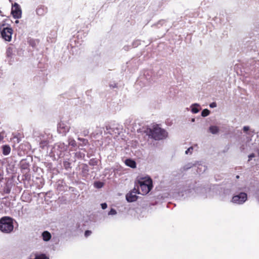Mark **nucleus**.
<instances>
[{
  "instance_id": "obj_1",
  "label": "nucleus",
  "mask_w": 259,
  "mask_h": 259,
  "mask_svg": "<svg viewBox=\"0 0 259 259\" xmlns=\"http://www.w3.org/2000/svg\"><path fill=\"white\" fill-rule=\"evenodd\" d=\"M135 187L142 195L148 194L153 187L152 181L149 177L138 176L135 182Z\"/></svg>"
},
{
  "instance_id": "obj_2",
  "label": "nucleus",
  "mask_w": 259,
  "mask_h": 259,
  "mask_svg": "<svg viewBox=\"0 0 259 259\" xmlns=\"http://www.w3.org/2000/svg\"><path fill=\"white\" fill-rule=\"evenodd\" d=\"M14 229L13 219L9 217H4L0 219V230L5 233L12 232Z\"/></svg>"
},
{
  "instance_id": "obj_3",
  "label": "nucleus",
  "mask_w": 259,
  "mask_h": 259,
  "mask_svg": "<svg viewBox=\"0 0 259 259\" xmlns=\"http://www.w3.org/2000/svg\"><path fill=\"white\" fill-rule=\"evenodd\" d=\"M13 30L11 27L6 24H0V34L1 37L6 41H10Z\"/></svg>"
},
{
  "instance_id": "obj_4",
  "label": "nucleus",
  "mask_w": 259,
  "mask_h": 259,
  "mask_svg": "<svg viewBox=\"0 0 259 259\" xmlns=\"http://www.w3.org/2000/svg\"><path fill=\"white\" fill-rule=\"evenodd\" d=\"M167 132L159 127L158 125H156L150 130V136L155 140H161L167 137Z\"/></svg>"
},
{
  "instance_id": "obj_5",
  "label": "nucleus",
  "mask_w": 259,
  "mask_h": 259,
  "mask_svg": "<svg viewBox=\"0 0 259 259\" xmlns=\"http://www.w3.org/2000/svg\"><path fill=\"white\" fill-rule=\"evenodd\" d=\"M247 199L246 193L241 192L239 194L234 195L232 199L231 202L237 204H242L244 203Z\"/></svg>"
},
{
  "instance_id": "obj_6",
  "label": "nucleus",
  "mask_w": 259,
  "mask_h": 259,
  "mask_svg": "<svg viewBox=\"0 0 259 259\" xmlns=\"http://www.w3.org/2000/svg\"><path fill=\"white\" fill-rule=\"evenodd\" d=\"M137 194H140L139 190L135 187L126 195V200L128 202L136 201L138 198Z\"/></svg>"
},
{
  "instance_id": "obj_7",
  "label": "nucleus",
  "mask_w": 259,
  "mask_h": 259,
  "mask_svg": "<svg viewBox=\"0 0 259 259\" xmlns=\"http://www.w3.org/2000/svg\"><path fill=\"white\" fill-rule=\"evenodd\" d=\"M11 14L13 17L19 19L21 17L22 11L20 6L17 3H15L12 7Z\"/></svg>"
},
{
  "instance_id": "obj_8",
  "label": "nucleus",
  "mask_w": 259,
  "mask_h": 259,
  "mask_svg": "<svg viewBox=\"0 0 259 259\" xmlns=\"http://www.w3.org/2000/svg\"><path fill=\"white\" fill-rule=\"evenodd\" d=\"M69 126L66 123L60 122L58 125V131L59 133L65 135L69 131Z\"/></svg>"
},
{
  "instance_id": "obj_9",
  "label": "nucleus",
  "mask_w": 259,
  "mask_h": 259,
  "mask_svg": "<svg viewBox=\"0 0 259 259\" xmlns=\"http://www.w3.org/2000/svg\"><path fill=\"white\" fill-rule=\"evenodd\" d=\"M191 112L193 113H197L200 110V105L198 104L195 103L191 106Z\"/></svg>"
},
{
  "instance_id": "obj_10",
  "label": "nucleus",
  "mask_w": 259,
  "mask_h": 259,
  "mask_svg": "<svg viewBox=\"0 0 259 259\" xmlns=\"http://www.w3.org/2000/svg\"><path fill=\"white\" fill-rule=\"evenodd\" d=\"M43 240L45 241H49L51 238V234L48 231H45L42 234Z\"/></svg>"
},
{
  "instance_id": "obj_11",
  "label": "nucleus",
  "mask_w": 259,
  "mask_h": 259,
  "mask_svg": "<svg viewBox=\"0 0 259 259\" xmlns=\"http://www.w3.org/2000/svg\"><path fill=\"white\" fill-rule=\"evenodd\" d=\"M125 164L132 168H135L136 167V162L131 159H127L125 161Z\"/></svg>"
},
{
  "instance_id": "obj_12",
  "label": "nucleus",
  "mask_w": 259,
  "mask_h": 259,
  "mask_svg": "<svg viewBox=\"0 0 259 259\" xmlns=\"http://www.w3.org/2000/svg\"><path fill=\"white\" fill-rule=\"evenodd\" d=\"M209 132L212 134H216L219 132V128L217 126H210L209 128Z\"/></svg>"
},
{
  "instance_id": "obj_13",
  "label": "nucleus",
  "mask_w": 259,
  "mask_h": 259,
  "mask_svg": "<svg viewBox=\"0 0 259 259\" xmlns=\"http://www.w3.org/2000/svg\"><path fill=\"white\" fill-rule=\"evenodd\" d=\"M11 151L10 147L8 145H5L3 147V153L4 155H8Z\"/></svg>"
},
{
  "instance_id": "obj_14",
  "label": "nucleus",
  "mask_w": 259,
  "mask_h": 259,
  "mask_svg": "<svg viewBox=\"0 0 259 259\" xmlns=\"http://www.w3.org/2000/svg\"><path fill=\"white\" fill-rule=\"evenodd\" d=\"M14 52V49L13 47H9L7 49L6 54L8 57H11L12 56Z\"/></svg>"
},
{
  "instance_id": "obj_15",
  "label": "nucleus",
  "mask_w": 259,
  "mask_h": 259,
  "mask_svg": "<svg viewBox=\"0 0 259 259\" xmlns=\"http://www.w3.org/2000/svg\"><path fill=\"white\" fill-rule=\"evenodd\" d=\"M57 146L61 149L60 151H65L67 149V145H65L64 143H59Z\"/></svg>"
},
{
  "instance_id": "obj_16",
  "label": "nucleus",
  "mask_w": 259,
  "mask_h": 259,
  "mask_svg": "<svg viewBox=\"0 0 259 259\" xmlns=\"http://www.w3.org/2000/svg\"><path fill=\"white\" fill-rule=\"evenodd\" d=\"M210 113V111L207 109H204L202 112H201V115L203 116V117H205V116H208Z\"/></svg>"
},
{
  "instance_id": "obj_17",
  "label": "nucleus",
  "mask_w": 259,
  "mask_h": 259,
  "mask_svg": "<svg viewBox=\"0 0 259 259\" xmlns=\"http://www.w3.org/2000/svg\"><path fill=\"white\" fill-rule=\"evenodd\" d=\"M69 145L73 147H75L76 145V142L74 139H69Z\"/></svg>"
},
{
  "instance_id": "obj_18",
  "label": "nucleus",
  "mask_w": 259,
  "mask_h": 259,
  "mask_svg": "<svg viewBox=\"0 0 259 259\" xmlns=\"http://www.w3.org/2000/svg\"><path fill=\"white\" fill-rule=\"evenodd\" d=\"M103 185V184L101 182H98L95 183V186L98 188H100L102 187Z\"/></svg>"
},
{
  "instance_id": "obj_19",
  "label": "nucleus",
  "mask_w": 259,
  "mask_h": 259,
  "mask_svg": "<svg viewBox=\"0 0 259 259\" xmlns=\"http://www.w3.org/2000/svg\"><path fill=\"white\" fill-rule=\"evenodd\" d=\"M116 213V211L114 209H111L110 211L109 212L108 214L109 215H114Z\"/></svg>"
},
{
  "instance_id": "obj_20",
  "label": "nucleus",
  "mask_w": 259,
  "mask_h": 259,
  "mask_svg": "<svg viewBox=\"0 0 259 259\" xmlns=\"http://www.w3.org/2000/svg\"><path fill=\"white\" fill-rule=\"evenodd\" d=\"M250 130V127L248 126H244L243 127V130L244 132L247 133Z\"/></svg>"
},
{
  "instance_id": "obj_21",
  "label": "nucleus",
  "mask_w": 259,
  "mask_h": 259,
  "mask_svg": "<svg viewBox=\"0 0 259 259\" xmlns=\"http://www.w3.org/2000/svg\"><path fill=\"white\" fill-rule=\"evenodd\" d=\"M193 150V147H191L190 148H189L185 152V153L186 154H188L189 153H192V151Z\"/></svg>"
},
{
  "instance_id": "obj_22",
  "label": "nucleus",
  "mask_w": 259,
  "mask_h": 259,
  "mask_svg": "<svg viewBox=\"0 0 259 259\" xmlns=\"http://www.w3.org/2000/svg\"><path fill=\"white\" fill-rule=\"evenodd\" d=\"M91 233H92L91 231L88 230L85 232L84 235L85 237H88L89 236H90L91 234Z\"/></svg>"
},
{
  "instance_id": "obj_23",
  "label": "nucleus",
  "mask_w": 259,
  "mask_h": 259,
  "mask_svg": "<svg viewBox=\"0 0 259 259\" xmlns=\"http://www.w3.org/2000/svg\"><path fill=\"white\" fill-rule=\"evenodd\" d=\"M254 156H255V155L253 153L250 154L248 156V158H249L248 161H250L252 159V158L254 157Z\"/></svg>"
},
{
  "instance_id": "obj_24",
  "label": "nucleus",
  "mask_w": 259,
  "mask_h": 259,
  "mask_svg": "<svg viewBox=\"0 0 259 259\" xmlns=\"http://www.w3.org/2000/svg\"><path fill=\"white\" fill-rule=\"evenodd\" d=\"M101 206H102V208L103 209H105V208H107V204H106V203H102V204H101Z\"/></svg>"
},
{
  "instance_id": "obj_25",
  "label": "nucleus",
  "mask_w": 259,
  "mask_h": 259,
  "mask_svg": "<svg viewBox=\"0 0 259 259\" xmlns=\"http://www.w3.org/2000/svg\"><path fill=\"white\" fill-rule=\"evenodd\" d=\"M78 139L79 140L82 141L84 144H86V143L88 142L87 140L84 139H81L79 138Z\"/></svg>"
},
{
  "instance_id": "obj_26",
  "label": "nucleus",
  "mask_w": 259,
  "mask_h": 259,
  "mask_svg": "<svg viewBox=\"0 0 259 259\" xmlns=\"http://www.w3.org/2000/svg\"><path fill=\"white\" fill-rule=\"evenodd\" d=\"M209 106L211 108H214V107H215L217 106V105H216V104L215 103H212L210 104Z\"/></svg>"
},
{
  "instance_id": "obj_27",
  "label": "nucleus",
  "mask_w": 259,
  "mask_h": 259,
  "mask_svg": "<svg viewBox=\"0 0 259 259\" xmlns=\"http://www.w3.org/2000/svg\"><path fill=\"white\" fill-rule=\"evenodd\" d=\"M4 136L2 134H0V142L3 140Z\"/></svg>"
},
{
  "instance_id": "obj_28",
  "label": "nucleus",
  "mask_w": 259,
  "mask_h": 259,
  "mask_svg": "<svg viewBox=\"0 0 259 259\" xmlns=\"http://www.w3.org/2000/svg\"><path fill=\"white\" fill-rule=\"evenodd\" d=\"M15 23H19V21H18V20H16V21H15Z\"/></svg>"
},
{
  "instance_id": "obj_29",
  "label": "nucleus",
  "mask_w": 259,
  "mask_h": 259,
  "mask_svg": "<svg viewBox=\"0 0 259 259\" xmlns=\"http://www.w3.org/2000/svg\"><path fill=\"white\" fill-rule=\"evenodd\" d=\"M194 120H195L194 119H193L192 121H194Z\"/></svg>"
},
{
  "instance_id": "obj_30",
  "label": "nucleus",
  "mask_w": 259,
  "mask_h": 259,
  "mask_svg": "<svg viewBox=\"0 0 259 259\" xmlns=\"http://www.w3.org/2000/svg\"><path fill=\"white\" fill-rule=\"evenodd\" d=\"M236 178H239V176H237L236 177Z\"/></svg>"
},
{
  "instance_id": "obj_31",
  "label": "nucleus",
  "mask_w": 259,
  "mask_h": 259,
  "mask_svg": "<svg viewBox=\"0 0 259 259\" xmlns=\"http://www.w3.org/2000/svg\"><path fill=\"white\" fill-rule=\"evenodd\" d=\"M1 13H2V12H1V11L0 10V14H1Z\"/></svg>"
}]
</instances>
